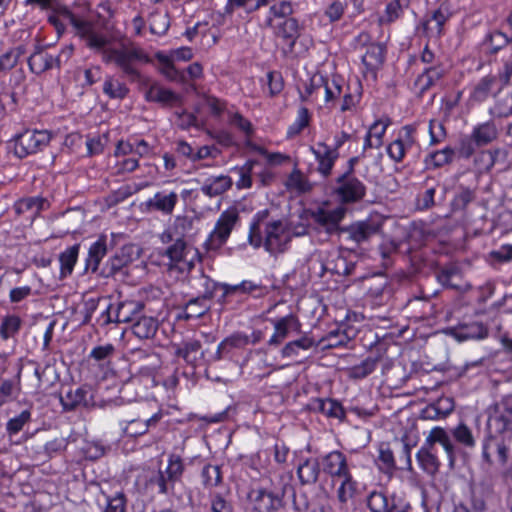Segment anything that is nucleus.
<instances>
[{"mask_svg":"<svg viewBox=\"0 0 512 512\" xmlns=\"http://www.w3.org/2000/svg\"><path fill=\"white\" fill-rule=\"evenodd\" d=\"M106 60L114 63L130 81H140L139 65L151 62L148 54L139 47L122 46L107 51Z\"/></svg>","mask_w":512,"mask_h":512,"instance_id":"obj_1","label":"nucleus"},{"mask_svg":"<svg viewBox=\"0 0 512 512\" xmlns=\"http://www.w3.org/2000/svg\"><path fill=\"white\" fill-rule=\"evenodd\" d=\"M52 134L47 130L27 129L16 134L8 141L9 149L18 159H24L29 155L42 151L51 141Z\"/></svg>","mask_w":512,"mask_h":512,"instance_id":"obj_2","label":"nucleus"},{"mask_svg":"<svg viewBox=\"0 0 512 512\" xmlns=\"http://www.w3.org/2000/svg\"><path fill=\"white\" fill-rule=\"evenodd\" d=\"M366 193V185L356 175L339 174L334 179L332 194L340 206L359 203L365 198Z\"/></svg>","mask_w":512,"mask_h":512,"instance_id":"obj_3","label":"nucleus"},{"mask_svg":"<svg viewBox=\"0 0 512 512\" xmlns=\"http://www.w3.org/2000/svg\"><path fill=\"white\" fill-rule=\"evenodd\" d=\"M383 224L384 220L380 216H370L344 226L341 232L346 235V241L353 244L350 249L355 250L378 235L382 231Z\"/></svg>","mask_w":512,"mask_h":512,"instance_id":"obj_4","label":"nucleus"},{"mask_svg":"<svg viewBox=\"0 0 512 512\" xmlns=\"http://www.w3.org/2000/svg\"><path fill=\"white\" fill-rule=\"evenodd\" d=\"M123 234L111 233V239L104 233L100 234L88 248L87 257L85 258V273H92L100 277L102 270V260L107 255L109 249H113L117 244V239L122 238Z\"/></svg>","mask_w":512,"mask_h":512,"instance_id":"obj_5","label":"nucleus"},{"mask_svg":"<svg viewBox=\"0 0 512 512\" xmlns=\"http://www.w3.org/2000/svg\"><path fill=\"white\" fill-rule=\"evenodd\" d=\"M263 247L270 255L284 253L292 240V234L281 220H274L265 225Z\"/></svg>","mask_w":512,"mask_h":512,"instance_id":"obj_6","label":"nucleus"},{"mask_svg":"<svg viewBox=\"0 0 512 512\" xmlns=\"http://www.w3.org/2000/svg\"><path fill=\"white\" fill-rule=\"evenodd\" d=\"M239 215L236 209L225 210L218 218L214 230L210 233L205 242L208 250L221 248L229 238Z\"/></svg>","mask_w":512,"mask_h":512,"instance_id":"obj_7","label":"nucleus"},{"mask_svg":"<svg viewBox=\"0 0 512 512\" xmlns=\"http://www.w3.org/2000/svg\"><path fill=\"white\" fill-rule=\"evenodd\" d=\"M452 15L447 2H443L436 9L427 12L420 23L423 34L427 37L440 38L444 34V25Z\"/></svg>","mask_w":512,"mask_h":512,"instance_id":"obj_8","label":"nucleus"},{"mask_svg":"<svg viewBox=\"0 0 512 512\" xmlns=\"http://www.w3.org/2000/svg\"><path fill=\"white\" fill-rule=\"evenodd\" d=\"M249 344V335L240 331L234 332L218 344L216 351L209 356V361L234 360L237 351L245 349Z\"/></svg>","mask_w":512,"mask_h":512,"instance_id":"obj_9","label":"nucleus"},{"mask_svg":"<svg viewBox=\"0 0 512 512\" xmlns=\"http://www.w3.org/2000/svg\"><path fill=\"white\" fill-rule=\"evenodd\" d=\"M132 246H123L111 255L102 265L101 278L125 277L128 275V267L132 263Z\"/></svg>","mask_w":512,"mask_h":512,"instance_id":"obj_10","label":"nucleus"},{"mask_svg":"<svg viewBox=\"0 0 512 512\" xmlns=\"http://www.w3.org/2000/svg\"><path fill=\"white\" fill-rule=\"evenodd\" d=\"M346 211V208L343 206H338L332 210L318 208L311 213V217L319 226L323 227L325 232L329 235H342L341 229H343L344 226H340V222L344 219Z\"/></svg>","mask_w":512,"mask_h":512,"instance_id":"obj_11","label":"nucleus"},{"mask_svg":"<svg viewBox=\"0 0 512 512\" xmlns=\"http://www.w3.org/2000/svg\"><path fill=\"white\" fill-rule=\"evenodd\" d=\"M249 500L258 512H273L280 508L281 498L273 491L265 488H254L250 491Z\"/></svg>","mask_w":512,"mask_h":512,"instance_id":"obj_12","label":"nucleus"},{"mask_svg":"<svg viewBox=\"0 0 512 512\" xmlns=\"http://www.w3.org/2000/svg\"><path fill=\"white\" fill-rule=\"evenodd\" d=\"M321 465L323 471L330 475L334 484L337 483V479L351 474L345 455L339 451H332L325 455Z\"/></svg>","mask_w":512,"mask_h":512,"instance_id":"obj_13","label":"nucleus"},{"mask_svg":"<svg viewBox=\"0 0 512 512\" xmlns=\"http://www.w3.org/2000/svg\"><path fill=\"white\" fill-rule=\"evenodd\" d=\"M317 147H310L311 152L315 156L318 163L317 171L324 177L327 178L331 175L336 160L339 157V152L332 150L326 143L319 142Z\"/></svg>","mask_w":512,"mask_h":512,"instance_id":"obj_14","label":"nucleus"},{"mask_svg":"<svg viewBox=\"0 0 512 512\" xmlns=\"http://www.w3.org/2000/svg\"><path fill=\"white\" fill-rule=\"evenodd\" d=\"M448 334L455 338L458 342L467 340H480L488 337L489 330L486 325L481 322H470L459 324L450 328Z\"/></svg>","mask_w":512,"mask_h":512,"instance_id":"obj_15","label":"nucleus"},{"mask_svg":"<svg viewBox=\"0 0 512 512\" xmlns=\"http://www.w3.org/2000/svg\"><path fill=\"white\" fill-rule=\"evenodd\" d=\"M508 448L503 439L497 436H488L482 447V457L488 463L505 464L507 460Z\"/></svg>","mask_w":512,"mask_h":512,"instance_id":"obj_16","label":"nucleus"},{"mask_svg":"<svg viewBox=\"0 0 512 512\" xmlns=\"http://www.w3.org/2000/svg\"><path fill=\"white\" fill-rule=\"evenodd\" d=\"M387 54V46L382 42H374L369 46L361 57L362 64L365 67L366 72H370L373 76L385 62Z\"/></svg>","mask_w":512,"mask_h":512,"instance_id":"obj_17","label":"nucleus"},{"mask_svg":"<svg viewBox=\"0 0 512 512\" xmlns=\"http://www.w3.org/2000/svg\"><path fill=\"white\" fill-rule=\"evenodd\" d=\"M28 66L32 73L40 75L53 68L59 69V58L45 52L42 46H36L35 51L29 56Z\"/></svg>","mask_w":512,"mask_h":512,"instance_id":"obj_18","label":"nucleus"},{"mask_svg":"<svg viewBox=\"0 0 512 512\" xmlns=\"http://www.w3.org/2000/svg\"><path fill=\"white\" fill-rule=\"evenodd\" d=\"M87 386H62L60 401L65 409H73L78 405H88L91 395Z\"/></svg>","mask_w":512,"mask_h":512,"instance_id":"obj_19","label":"nucleus"},{"mask_svg":"<svg viewBox=\"0 0 512 512\" xmlns=\"http://www.w3.org/2000/svg\"><path fill=\"white\" fill-rule=\"evenodd\" d=\"M276 35L286 42V47L283 48V53L285 55L292 54L294 52L296 40L300 36L298 20L293 17L284 19L278 24Z\"/></svg>","mask_w":512,"mask_h":512,"instance_id":"obj_20","label":"nucleus"},{"mask_svg":"<svg viewBox=\"0 0 512 512\" xmlns=\"http://www.w3.org/2000/svg\"><path fill=\"white\" fill-rule=\"evenodd\" d=\"M272 323L274 325V333L268 340L269 346H279L288 337L290 330H298L300 328L299 320L293 314L272 320Z\"/></svg>","mask_w":512,"mask_h":512,"instance_id":"obj_21","label":"nucleus"},{"mask_svg":"<svg viewBox=\"0 0 512 512\" xmlns=\"http://www.w3.org/2000/svg\"><path fill=\"white\" fill-rule=\"evenodd\" d=\"M510 44H512V35L502 29L501 26L498 29L490 30L482 42V45L486 48V53L490 56L498 54Z\"/></svg>","mask_w":512,"mask_h":512,"instance_id":"obj_22","label":"nucleus"},{"mask_svg":"<svg viewBox=\"0 0 512 512\" xmlns=\"http://www.w3.org/2000/svg\"><path fill=\"white\" fill-rule=\"evenodd\" d=\"M188 254V244L184 237H177L174 243L170 244L161 255L170 260V267L176 266L180 262L187 265V269L191 270L194 267L193 260H186Z\"/></svg>","mask_w":512,"mask_h":512,"instance_id":"obj_23","label":"nucleus"},{"mask_svg":"<svg viewBox=\"0 0 512 512\" xmlns=\"http://www.w3.org/2000/svg\"><path fill=\"white\" fill-rule=\"evenodd\" d=\"M145 99L148 102H156L163 106H173L182 101V97L179 94L160 86L158 83L150 85L145 92Z\"/></svg>","mask_w":512,"mask_h":512,"instance_id":"obj_24","label":"nucleus"},{"mask_svg":"<svg viewBox=\"0 0 512 512\" xmlns=\"http://www.w3.org/2000/svg\"><path fill=\"white\" fill-rule=\"evenodd\" d=\"M424 442L427 443L432 448H434V445L436 443H439L445 450V452L449 458L450 464L451 465L454 464L455 446L451 441L450 435L444 428L439 427V426L432 428L429 431L428 435L426 436Z\"/></svg>","mask_w":512,"mask_h":512,"instance_id":"obj_25","label":"nucleus"},{"mask_svg":"<svg viewBox=\"0 0 512 512\" xmlns=\"http://www.w3.org/2000/svg\"><path fill=\"white\" fill-rule=\"evenodd\" d=\"M436 279L447 289L459 290L461 288L462 273L461 268L454 263H449L440 267L436 272Z\"/></svg>","mask_w":512,"mask_h":512,"instance_id":"obj_26","label":"nucleus"},{"mask_svg":"<svg viewBox=\"0 0 512 512\" xmlns=\"http://www.w3.org/2000/svg\"><path fill=\"white\" fill-rule=\"evenodd\" d=\"M477 147H483L494 142L499 135L497 125L493 119L479 123L471 132Z\"/></svg>","mask_w":512,"mask_h":512,"instance_id":"obj_27","label":"nucleus"},{"mask_svg":"<svg viewBox=\"0 0 512 512\" xmlns=\"http://www.w3.org/2000/svg\"><path fill=\"white\" fill-rule=\"evenodd\" d=\"M58 14L71 24L75 35L83 40H85L94 31L92 22L77 16L67 7L60 8L58 10Z\"/></svg>","mask_w":512,"mask_h":512,"instance_id":"obj_28","label":"nucleus"},{"mask_svg":"<svg viewBox=\"0 0 512 512\" xmlns=\"http://www.w3.org/2000/svg\"><path fill=\"white\" fill-rule=\"evenodd\" d=\"M175 355L182 358L186 363L194 365L204 357V351H202L199 340L188 339L175 347Z\"/></svg>","mask_w":512,"mask_h":512,"instance_id":"obj_29","label":"nucleus"},{"mask_svg":"<svg viewBox=\"0 0 512 512\" xmlns=\"http://www.w3.org/2000/svg\"><path fill=\"white\" fill-rule=\"evenodd\" d=\"M178 202V195L176 192H170L164 194L163 192H157L155 195L146 201V206L149 210L159 211L163 214H172L176 204Z\"/></svg>","mask_w":512,"mask_h":512,"instance_id":"obj_30","label":"nucleus"},{"mask_svg":"<svg viewBox=\"0 0 512 512\" xmlns=\"http://www.w3.org/2000/svg\"><path fill=\"white\" fill-rule=\"evenodd\" d=\"M443 69L437 66H430L425 68L424 71L418 75L414 85L418 88L419 96H423L429 91L436 83L443 77Z\"/></svg>","mask_w":512,"mask_h":512,"instance_id":"obj_31","label":"nucleus"},{"mask_svg":"<svg viewBox=\"0 0 512 512\" xmlns=\"http://www.w3.org/2000/svg\"><path fill=\"white\" fill-rule=\"evenodd\" d=\"M144 309V304L140 301L125 300L118 303L114 321L115 323H128L133 321Z\"/></svg>","mask_w":512,"mask_h":512,"instance_id":"obj_32","label":"nucleus"},{"mask_svg":"<svg viewBox=\"0 0 512 512\" xmlns=\"http://www.w3.org/2000/svg\"><path fill=\"white\" fill-rule=\"evenodd\" d=\"M183 472V464L179 456L171 455L165 472L161 473L159 488L161 493H167L169 482L176 481Z\"/></svg>","mask_w":512,"mask_h":512,"instance_id":"obj_33","label":"nucleus"},{"mask_svg":"<svg viewBox=\"0 0 512 512\" xmlns=\"http://www.w3.org/2000/svg\"><path fill=\"white\" fill-rule=\"evenodd\" d=\"M420 467L429 475H435L440 468V461L434 453V448L424 442L416 454Z\"/></svg>","mask_w":512,"mask_h":512,"instance_id":"obj_34","label":"nucleus"},{"mask_svg":"<svg viewBox=\"0 0 512 512\" xmlns=\"http://www.w3.org/2000/svg\"><path fill=\"white\" fill-rule=\"evenodd\" d=\"M232 185V178L227 175L212 176L204 182L201 191L206 196L216 197L225 193Z\"/></svg>","mask_w":512,"mask_h":512,"instance_id":"obj_35","label":"nucleus"},{"mask_svg":"<svg viewBox=\"0 0 512 512\" xmlns=\"http://www.w3.org/2000/svg\"><path fill=\"white\" fill-rule=\"evenodd\" d=\"M494 103L489 108V114L493 118L503 119L512 116V91L494 95Z\"/></svg>","mask_w":512,"mask_h":512,"instance_id":"obj_36","label":"nucleus"},{"mask_svg":"<svg viewBox=\"0 0 512 512\" xmlns=\"http://www.w3.org/2000/svg\"><path fill=\"white\" fill-rule=\"evenodd\" d=\"M499 80L498 75L488 74L482 77L474 86L470 99L474 102L482 103L486 101L492 93L494 86Z\"/></svg>","mask_w":512,"mask_h":512,"instance_id":"obj_37","label":"nucleus"},{"mask_svg":"<svg viewBox=\"0 0 512 512\" xmlns=\"http://www.w3.org/2000/svg\"><path fill=\"white\" fill-rule=\"evenodd\" d=\"M343 331L338 336L326 335L322 337L317 346L320 345L322 348H335L346 345L356 336V329L349 326L346 323H342Z\"/></svg>","mask_w":512,"mask_h":512,"instance_id":"obj_38","label":"nucleus"},{"mask_svg":"<svg viewBox=\"0 0 512 512\" xmlns=\"http://www.w3.org/2000/svg\"><path fill=\"white\" fill-rule=\"evenodd\" d=\"M269 216V210L264 209L258 211L252 218L248 233V243L255 249L263 245L264 238L262 237L261 225Z\"/></svg>","mask_w":512,"mask_h":512,"instance_id":"obj_39","label":"nucleus"},{"mask_svg":"<svg viewBox=\"0 0 512 512\" xmlns=\"http://www.w3.org/2000/svg\"><path fill=\"white\" fill-rule=\"evenodd\" d=\"M156 58L161 64V74H163L168 80L182 84L187 82L185 72L180 71L175 67L171 57L165 55L162 52H158L156 54Z\"/></svg>","mask_w":512,"mask_h":512,"instance_id":"obj_40","label":"nucleus"},{"mask_svg":"<svg viewBox=\"0 0 512 512\" xmlns=\"http://www.w3.org/2000/svg\"><path fill=\"white\" fill-rule=\"evenodd\" d=\"M158 320L154 317L142 316L132 325L133 334L141 339H151L158 330Z\"/></svg>","mask_w":512,"mask_h":512,"instance_id":"obj_41","label":"nucleus"},{"mask_svg":"<svg viewBox=\"0 0 512 512\" xmlns=\"http://www.w3.org/2000/svg\"><path fill=\"white\" fill-rule=\"evenodd\" d=\"M210 301L193 297L183 307V314L179 316L181 319L190 320L204 316L210 311Z\"/></svg>","mask_w":512,"mask_h":512,"instance_id":"obj_42","label":"nucleus"},{"mask_svg":"<svg viewBox=\"0 0 512 512\" xmlns=\"http://www.w3.org/2000/svg\"><path fill=\"white\" fill-rule=\"evenodd\" d=\"M220 283L214 281L203 272L196 278H194L193 287L197 290L198 295L196 297L211 301L216 290L219 288Z\"/></svg>","mask_w":512,"mask_h":512,"instance_id":"obj_43","label":"nucleus"},{"mask_svg":"<svg viewBox=\"0 0 512 512\" xmlns=\"http://www.w3.org/2000/svg\"><path fill=\"white\" fill-rule=\"evenodd\" d=\"M80 251V244L76 243L59 255L61 278H65L73 272Z\"/></svg>","mask_w":512,"mask_h":512,"instance_id":"obj_44","label":"nucleus"},{"mask_svg":"<svg viewBox=\"0 0 512 512\" xmlns=\"http://www.w3.org/2000/svg\"><path fill=\"white\" fill-rule=\"evenodd\" d=\"M430 180H432V179L427 178L425 180L424 184L427 187L426 190L419 193L416 197L415 206H416V209L419 211L429 210L436 205L435 194H436V187L439 186V183L429 186Z\"/></svg>","mask_w":512,"mask_h":512,"instance_id":"obj_45","label":"nucleus"},{"mask_svg":"<svg viewBox=\"0 0 512 512\" xmlns=\"http://www.w3.org/2000/svg\"><path fill=\"white\" fill-rule=\"evenodd\" d=\"M22 325L23 321L18 315H6L0 324V337L3 340L15 337L22 328Z\"/></svg>","mask_w":512,"mask_h":512,"instance_id":"obj_46","label":"nucleus"},{"mask_svg":"<svg viewBox=\"0 0 512 512\" xmlns=\"http://www.w3.org/2000/svg\"><path fill=\"white\" fill-rule=\"evenodd\" d=\"M103 92L111 99L122 100L128 95L129 88L113 76H108L103 84Z\"/></svg>","mask_w":512,"mask_h":512,"instance_id":"obj_47","label":"nucleus"},{"mask_svg":"<svg viewBox=\"0 0 512 512\" xmlns=\"http://www.w3.org/2000/svg\"><path fill=\"white\" fill-rule=\"evenodd\" d=\"M286 186L290 190H295L300 194L308 193L312 190L313 185L303 175V173L294 168L286 180Z\"/></svg>","mask_w":512,"mask_h":512,"instance_id":"obj_48","label":"nucleus"},{"mask_svg":"<svg viewBox=\"0 0 512 512\" xmlns=\"http://www.w3.org/2000/svg\"><path fill=\"white\" fill-rule=\"evenodd\" d=\"M338 482L339 486L336 489L337 499L341 504H346L356 493V482L353 480L351 474L337 479V483Z\"/></svg>","mask_w":512,"mask_h":512,"instance_id":"obj_49","label":"nucleus"},{"mask_svg":"<svg viewBox=\"0 0 512 512\" xmlns=\"http://www.w3.org/2000/svg\"><path fill=\"white\" fill-rule=\"evenodd\" d=\"M314 346H317L315 341L311 337L304 335L297 340L287 343L282 348L281 354L283 357H295L298 355L299 350H308Z\"/></svg>","mask_w":512,"mask_h":512,"instance_id":"obj_50","label":"nucleus"},{"mask_svg":"<svg viewBox=\"0 0 512 512\" xmlns=\"http://www.w3.org/2000/svg\"><path fill=\"white\" fill-rule=\"evenodd\" d=\"M149 29L152 34L164 35L170 27V19L168 13L154 11L148 17Z\"/></svg>","mask_w":512,"mask_h":512,"instance_id":"obj_51","label":"nucleus"},{"mask_svg":"<svg viewBox=\"0 0 512 512\" xmlns=\"http://www.w3.org/2000/svg\"><path fill=\"white\" fill-rule=\"evenodd\" d=\"M454 410V401L449 397H441L431 404L427 409L429 418H443Z\"/></svg>","mask_w":512,"mask_h":512,"instance_id":"obj_52","label":"nucleus"},{"mask_svg":"<svg viewBox=\"0 0 512 512\" xmlns=\"http://www.w3.org/2000/svg\"><path fill=\"white\" fill-rule=\"evenodd\" d=\"M116 348L113 344L107 343L105 345L95 346L89 353L88 359L94 360L100 366L110 363V359L115 355Z\"/></svg>","mask_w":512,"mask_h":512,"instance_id":"obj_53","label":"nucleus"},{"mask_svg":"<svg viewBox=\"0 0 512 512\" xmlns=\"http://www.w3.org/2000/svg\"><path fill=\"white\" fill-rule=\"evenodd\" d=\"M378 362L379 359L377 357H368L365 360H363L359 365H355L352 368H350L348 371V375L351 379L361 380L375 370Z\"/></svg>","mask_w":512,"mask_h":512,"instance_id":"obj_54","label":"nucleus"},{"mask_svg":"<svg viewBox=\"0 0 512 512\" xmlns=\"http://www.w3.org/2000/svg\"><path fill=\"white\" fill-rule=\"evenodd\" d=\"M458 189L459 191L454 196L452 205L455 210H465L467 206L475 200L476 188H470L460 184Z\"/></svg>","mask_w":512,"mask_h":512,"instance_id":"obj_55","label":"nucleus"},{"mask_svg":"<svg viewBox=\"0 0 512 512\" xmlns=\"http://www.w3.org/2000/svg\"><path fill=\"white\" fill-rule=\"evenodd\" d=\"M25 47L23 45H19L15 48L10 49L0 56V73L7 72L13 69L20 57L25 53Z\"/></svg>","mask_w":512,"mask_h":512,"instance_id":"obj_56","label":"nucleus"},{"mask_svg":"<svg viewBox=\"0 0 512 512\" xmlns=\"http://www.w3.org/2000/svg\"><path fill=\"white\" fill-rule=\"evenodd\" d=\"M311 115L306 107H300L296 120L287 129V138H294L309 126Z\"/></svg>","mask_w":512,"mask_h":512,"instance_id":"obj_57","label":"nucleus"},{"mask_svg":"<svg viewBox=\"0 0 512 512\" xmlns=\"http://www.w3.org/2000/svg\"><path fill=\"white\" fill-rule=\"evenodd\" d=\"M298 476L302 483H314L319 474V464L316 460H306L298 467Z\"/></svg>","mask_w":512,"mask_h":512,"instance_id":"obj_58","label":"nucleus"},{"mask_svg":"<svg viewBox=\"0 0 512 512\" xmlns=\"http://www.w3.org/2000/svg\"><path fill=\"white\" fill-rule=\"evenodd\" d=\"M105 498V506L103 512H125L126 497L122 491L109 495L103 490L101 491Z\"/></svg>","mask_w":512,"mask_h":512,"instance_id":"obj_59","label":"nucleus"},{"mask_svg":"<svg viewBox=\"0 0 512 512\" xmlns=\"http://www.w3.org/2000/svg\"><path fill=\"white\" fill-rule=\"evenodd\" d=\"M354 268L355 264L347 262L346 258L341 255H337L335 259L328 261L326 265V270L339 276L351 275Z\"/></svg>","mask_w":512,"mask_h":512,"instance_id":"obj_60","label":"nucleus"},{"mask_svg":"<svg viewBox=\"0 0 512 512\" xmlns=\"http://www.w3.org/2000/svg\"><path fill=\"white\" fill-rule=\"evenodd\" d=\"M394 503V499L388 498L382 492H372L368 497V507L371 512H388L391 505Z\"/></svg>","mask_w":512,"mask_h":512,"instance_id":"obj_61","label":"nucleus"},{"mask_svg":"<svg viewBox=\"0 0 512 512\" xmlns=\"http://www.w3.org/2000/svg\"><path fill=\"white\" fill-rule=\"evenodd\" d=\"M322 88L325 90L326 103L333 102L343 93V79L339 76H333L332 80L329 82L328 79L325 78V85H323Z\"/></svg>","mask_w":512,"mask_h":512,"instance_id":"obj_62","label":"nucleus"},{"mask_svg":"<svg viewBox=\"0 0 512 512\" xmlns=\"http://www.w3.org/2000/svg\"><path fill=\"white\" fill-rule=\"evenodd\" d=\"M43 205L44 199L39 197H27L18 200L14 205V209L18 215L24 214L33 209H35V213H39L42 210Z\"/></svg>","mask_w":512,"mask_h":512,"instance_id":"obj_63","label":"nucleus"},{"mask_svg":"<svg viewBox=\"0 0 512 512\" xmlns=\"http://www.w3.org/2000/svg\"><path fill=\"white\" fill-rule=\"evenodd\" d=\"M476 147V141L472 134L461 135L458 140V146L455 149V154L457 153L459 158L469 159L475 153Z\"/></svg>","mask_w":512,"mask_h":512,"instance_id":"obj_64","label":"nucleus"}]
</instances>
